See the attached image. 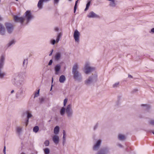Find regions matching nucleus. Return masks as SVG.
<instances>
[{
    "label": "nucleus",
    "instance_id": "2eb2a0df",
    "mask_svg": "<svg viewBox=\"0 0 154 154\" xmlns=\"http://www.w3.org/2000/svg\"><path fill=\"white\" fill-rule=\"evenodd\" d=\"M5 33V29L3 25L0 23V34L4 35Z\"/></svg>",
    "mask_w": 154,
    "mask_h": 154
},
{
    "label": "nucleus",
    "instance_id": "c9c22d12",
    "mask_svg": "<svg viewBox=\"0 0 154 154\" xmlns=\"http://www.w3.org/2000/svg\"><path fill=\"white\" fill-rule=\"evenodd\" d=\"M68 101V99L67 98H65L63 101V106H66V103Z\"/></svg>",
    "mask_w": 154,
    "mask_h": 154
},
{
    "label": "nucleus",
    "instance_id": "de8ad7c7",
    "mask_svg": "<svg viewBox=\"0 0 154 154\" xmlns=\"http://www.w3.org/2000/svg\"><path fill=\"white\" fill-rule=\"evenodd\" d=\"M63 136H65L66 135V133H65V131L64 130H63Z\"/></svg>",
    "mask_w": 154,
    "mask_h": 154
},
{
    "label": "nucleus",
    "instance_id": "473e14b6",
    "mask_svg": "<svg viewBox=\"0 0 154 154\" xmlns=\"http://www.w3.org/2000/svg\"><path fill=\"white\" fill-rule=\"evenodd\" d=\"M15 43V42L14 40H12L8 44L7 46L8 47H9L12 45L14 44Z\"/></svg>",
    "mask_w": 154,
    "mask_h": 154
},
{
    "label": "nucleus",
    "instance_id": "f704fd0d",
    "mask_svg": "<svg viewBox=\"0 0 154 154\" xmlns=\"http://www.w3.org/2000/svg\"><path fill=\"white\" fill-rule=\"evenodd\" d=\"M149 124L152 125L154 126V119H151L149 122Z\"/></svg>",
    "mask_w": 154,
    "mask_h": 154
},
{
    "label": "nucleus",
    "instance_id": "7c9ffc66",
    "mask_svg": "<svg viewBox=\"0 0 154 154\" xmlns=\"http://www.w3.org/2000/svg\"><path fill=\"white\" fill-rule=\"evenodd\" d=\"M91 2L90 1L88 2L86 5V7L85 9V11H87L89 8Z\"/></svg>",
    "mask_w": 154,
    "mask_h": 154
},
{
    "label": "nucleus",
    "instance_id": "393cba45",
    "mask_svg": "<svg viewBox=\"0 0 154 154\" xmlns=\"http://www.w3.org/2000/svg\"><path fill=\"white\" fill-rule=\"evenodd\" d=\"M59 131V127L58 126H56L54 129V133L56 134L58 133Z\"/></svg>",
    "mask_w": 154,
    "mask_h": 154
},
{
    "label": "nucleus",
    "instance_id": "052dcab7",
    "mask_svg": "<svg viewBox=\"0 0 154 154\" xmlns=\"http://www.w3.org/2000/svg\"><path fill=\"white\" fill-rule=\"evenodd\" d=\"M152 133L154 134V131H152Z\"/></svg>",
    "mask_w": 154,
    "mask_h": 154
},
{
    "label": "nucleus",
    "instance_id": "6e6552de",
    "mask_svg": "<svg viewBox=\"0 0 154 154\" xmlns=\"http://www.w3.org/2000/svg\"><path fill=\"white\" fill-rule=\"evenodd\" d=\"M62 35V32H60L58 34L56 40H55L54 39H52L50 41V43L52 45H54L56 43H58L59 40L60 38L61 37Z\"/></svg>",
    "mask_w": 154,
    "mask_h": 154
},
{
    "label": "nucleus",
    "instance_id": "a878e982",
    "mask_svg": "<svg viewBox=\"0 0 154 154\" xmlns=\"http://www.w3.org/2000/svg\"><path fill=\"white\" fill-rule=\"evenodd\" d=\"M2 68H0V78L3 79L5 75V73L2 72L1 69Z\"/></svg>",
    "mask_w": 154,
    "mask_h": 154
},
{
    "label": "nucleus",
    "instance_id": "6ab92c4d",
    "mask_svg": "<svg viewBox=\"0 0 154 154\" xmlns=\"http://www.w3.org/2000/svg\"><path fill=\"white\" fill-rule=\"evenodd\" d=\"M66 112V108L64 107H62L60 110V114L61 116L65 115Z\"/></svg>",
    "mask_w": 154,
    "mask_h": 154
},
{
    "label": "nucleus",
    "instance_id": "bf43d9fd",
    "mask_svg": "<svg viewBox=\"0 0 154 154\" xmlns=\"http://www.w3.org/2000/svg\"><path fill=\"white\" fill-rule=\"evenodd\" d=\"M53 78H52V83H53Z\"/></svg>",
    "mask_w": 154,
    "mask_h": 154
},
{
    "label": "nucleus",
    "instance_id": "09e8293b",
    "mask_svg": "<svg viewBox=\"0 0 154 154\" xmlns=\"http://www.w3.org/2000/svg\"><path fill=\"white\" fill-rule=\"evenodd\" d=\"M138 91V89H135L133 90L134 92H136Z\"/></svg>",
    "mask_w": 154,
    "mask_h": 154
},
{
    "label": "nucleus",
    "instance_id": "f8f14e48",
    "mask_svg": "<svg viewBox=\"0 0 154 154\" xmlns=\"http://www.w3.org/2000/svg\"><path fill=\"white\" fill-rule=\"evenodd\" d=\"M14 19L15 22H20L22 24L24 20V19L23 17H19L17 15L14 16Z\"/></svg>",
    "mask_w": 154,
    "mask_h": 154
},
{
    "label": "nucleus",
    "instance_id": "5701e85b",
    "mask_svg": "<svg viewBox=\"0 0 154 154\" xmlns=\"http://www.w3.org/2000/svg\"><path fill=\"white\" fill-rule=\"evenodd\" d=\"M43 2L42 0H39V1L38 4V7L39 9H41L42 8V4Z\"/></svg>",
    "mask_w": 154,
    "mask_h": 154
},
{
    "label": "nucleus",
    "instance_id": "0eeeda50",
    "mask_svg": "<svg viewBox=\"0 0 154 154\" xmlns=\"http://www.w3.org/2000/svg\"><path fill=\"white\" fill-rule=\"evenodd\" d=\"M80 33L76 29L73 34V37L76 42L79 43V38Z\"/></svg>",
    "mask_w": 154,
    "mask_h": 154
},
{
    "label": "nucleus",
    "instance_id": "f3484780",
    "mask_svg": "<svg viewBox=\"0 0 154 154\" xmlns=\"http://www.w3.org/2000/svg\"><path fill=\"white\" fill-rule=\"evenodd\" d=\"M61 53L60 52H57L54 57V58L56 61H58L61 58Z\"/></svg>",
    "mask_w": 154,
    "mask_h": 154
},
{
    "label": "nucleus",
    "instance_id": "423d86ee",
    "mask_svg": "<svg viewBox=\"0 0 154 154\" xmlns=\"http://www.w3.org/2000/svg\"><path fill=\"white\" fill-rule=\"evenodd\" d=\"M5 25L8 32L10 34L12 33L14 28L13 25L11 23H6Z\"/></svg>",
    "mask_w": 154,
    "mask_h": 154
},
{
    "label": "nucleus",
    "instance_id": "864d4df0",
    "mask_svg": "<svg viewBox=\"0 0 154 154\" xmlns=\"http://www.w3.org/2000/svg\"><path fill=\"white\" fill-rule=\"evenodd\" d=\"M118 146H119L120 147H122V145L120 144H118Z\"/></svg>",
    "mask_w": 154,
    "mask_h": 154
},
{
    "label": "nucleus",
    "instance_id": "2f4dec72",
    "mask_svg": "<svg viewBox=\"0 0 154 154\" xmlns=\"http://www.w3.org/2000/svg\"><path fill=\"white\" fill-rule=\"evenodd\" d=\"M78 0H77L75 2V4L74 7V12L75 13L77 9V6L78 2Z\"/></svg>",
    "mask_w": 154,
    "mask_h": 154
},
{
    "label": "nucleus",
    "instance_id": "49530a36",
    "mask_svg": "<svg viewBox=\"0 0 154 154\" xmlns=\"http://www.w3.org/2000/svg\"><path fill=\"white\" fill-rule=\"evenodd\" d=\"M53 51H54V50L53 49H52L51 50V53L49 54V56H50L52 55V53L53 52Z\"/></svg>",
    "mask_w": 154,
    "mask_h": 154
},
{
    "label": "nucleus",
    "instance_id": "37998d69",
    "mask_svg": "<svg viewBox=\"0 0 154 154\" xmlns=\"http://www.w3.org/2000/svg\"><path fill=\"white\" fill-rule=\"evenodd\" d=\"M53 61L52 60H50L49 62L48 63V65L50 66L51 65Z\"/></svg>",
    "mask_w": 154,
    "mask_h": 154
},
{
    "label": "nucleus",
    "instance_id": "9b49d317",
    "mask_svg": "<svg viewBox=\"0 0 154 154\" xmlns=\"http://www.w3.org/2000/svg\"><path fill=\"white\" fill-rule=\"evenodd\" d=\"M102 143V140L99 139L98 140L94 145L93 149L94 150H97L99 148Z\"/></svg>",
    "mask_w": 154,
    "mask_h": 154
},
{
    "label": "nucleus",
    "instance_id": "b1692460",
    "mask_svg": "<svg viewBox=\"0 0 154 154\" xmlns=\"http://www.w3.org/2000/svg\"><path fill=\"white\" fill-rule=\"evenodd\" d=\"M141 106L143 107V109H144L146 110H148L151 107L150 105L147 104H142Z\"/></svg>",
    "mask_w": 154,
    "mask_h": 154
},
{
    "label": "nucleus",
    "instance_id": "6e6d98bb",
    "mask_svg": "<svg viewBox=\"0 0 154 154\" xmlns=\"http://www.w3.org/2000/svg\"><path fill=\"white\" fill-rule=\"evenodd\" d=\"M14 90H12L11 91V93H12L14 92Z\"/></svg>",
    "mask_w": 154,
    "mask_h": 154
},
{
    "label": "nucleus",
    "instance_id": "c03bdc74",
    "mask_svg": "<svg viewBox=\"0 0 154 154\" xmlns=\"http://www.w3.org/2000/svg\"><path fill=\"white\" fill-rule=\"evenodd\" d=\"M149 32L150 33H154V28H152L150 31H149Z\"/></svg>",
    "mask_w": 154,
    "mask_h": 154
},
{
    "label": "nucleus",
    "instance_id": "f03ea898",
    "mask_svg": "<svg viewBox=\"0 0 154 154\" xmlns=\"http://www.w3.org/2000/svg\"><path fill=\"white\" fill-rule=\"evenodd\" d=\"M97 75L92 74L86 79L84 82L85 84L86 85H90L92 83L96 82L97 80Z\"/></svg>",
    "mask_w": 154,
    "mask_h": 154
},
{
    "label": "nucleus",
    "instance_id": "20e7f679",
    "mask_svg": "<svg viewBox=\"0 0 154 154\" xmlns=\"http://www.w3.org/2000/svg\"><path fill=\"white\" fill-rule=\"evenodd\" d=\"M24 20H26V23L29 22L32 19L34 18L31 12L29 11H27L24 14Z\"/></svg>",
    "mask_w": 154,
    "mask_h": 154
},
{
    "label": "nucleus",
    "instance_id": "3c124183",
    "mask_svg": "<svg viewBox=\"0 0 154 154\" xmlns=\"http://www.w3.org/2000/svg\"><path fill=\"white\" fill-rule=\"evenodd\" d=\"M128 76V77L130 78H133L132 76L130 75H129Z\"/></svg>",
    "mask_w": 154,
    "mask_h": 154
},
{
    "label": "nucleus",
    "instance_id": "39448f33",
    "mask_svg": "<svg viewBox=\"0 0 154 154\" xmlns=\"http://www.w3.org/2000/svg\"><path fill=\"white\" fill-rule=\"evenodd\" d=\"M95 68L94 67L90 66L89 64L87 63L85 67V73L86 74H89Z\"/></svg>",
    "mask_w": 154,
    "mask_h": 154
},
{
    "label": "nucleus",
    "instance_id": "bb28decb",
    "mask_svg": "<svg viewBox=\"0 0 154 154\" xmlns=\"http://www.w3.org/2000/svg\"><path fill=\"white\" fill-rule=\"evenodd\" d=\"M16 131L19 134H20L22 132V128L20 127H17L16 128Z\"/></svg>",
    "mask_w": 154,
    "mask_h": 154
},
{
    "label": "nucleus",
    "instance_id": "412c9836",
    "mask_svg": "<svg viewBox=\"0 0 154 154\" xmlns=\"http://www.w3.org/2000/svg\"><path fill=\"white\" fill-rule=\"evenodd\" d=\"M26 113L27 114V119L26 122V126H27L28 124V122H29V119L32 116V115L31 114V113H30L28 111L26 112Z\"/></svg>",
    "mask_w": 154,
    "mask_h": 154
},
{
    "label": "nucleus",
    "instance_id": "c85d7f7f",
    "mask_svg": "<svg viewBox=\"0 0 154 154\" xmlns=\"http://www.w3.org/2000/svg\"><path fill=\"white\" fill-rule=\"evenodd\" d=\"M39 127L37 126H36L34 127L33 129V131L34 132L36 133L38 132V131L39 130Z\"/></svg>",
    "mask_w": 154,
    "mask_h": 154
},
{
    "label": "nucleus",
    "instance_id": "ea45409f",
    "mask_svg": "<svg viewBox=\"0 0 154 154\" xmlns=\"http://www.w3.org/2000/svg\"><path fill=\"white\" fill-rule=\"evenodd\" d=\"M59 0H54V4H57L59 2Z\"/></svg>",
    "mask_w": 154,
    "mask_h": 154
},
{
    "label": "nucleus",
    "instance_id": "58836bf2",
    "mask_svg": "<svg viewBox=\"0 0 154 154\" xmlns=\"http://www.w3.org/2000/svg\"><path fill=\"white\" fill-rule=\"evenodd\" d=\"M26 63V65H27V60H24L23 62V65H24Z\"/></svg>",
    "mask_w": 154,
    "mask_h": 154
},
{
    "label": "nucleus",
    "instance_id": "1a4fd4ad",
    "mask_svg": "<svg viewBox=\"0 0 154 154\" xmlns=\"http://www.w3.org/2000/svg\"><path fill=\"white\" fill-rule=\"evenodd\" d=\"M109 149L108 147H106L101 149L96 154H107L109 152Z\"/></svg>",
    "mask_w": 154,
    "mask_h": 154
},
{
    "label": "nucleus",
    "instance_id": "a211bd4d",
    "mask_svg": "<svg viewBox=\"0 0 154 154\" xmlns=\"http://www.w3.org/2000/svg\"><path fill=\"white\" fill-rule=\"evenodd\" d=\"M61 68V66L59 64H57L55 66L54 69L55 71V74L57 75L58 73V72L60 71Z\"/></svg>",
    "mask_w": 154,
    "mask_h": 154
},
{
    "label": "nucleus",
    "instance_id": "8fccbe9b",
    "mask_svg": "<svg viewBox=\"0 0 154 154\" xmlns=\"http://www.w3.org/2000/svg\"><path fill=\"white\" fill-rule=\"evenodd\" d=\"M66 142V140H63V145H64V143H65Z\"/></svg>",
    "mask_w": 154,
    "mask_h": 154
},
{
    "label": "nucleus",
    "instance_id": "f257e3e1",
    "mask_svg": "<svg viewBox=\"0 0 154 154\" xmlns=\"http://www.w3.org/2000/svg\"><path fill=\"white\" fill-rule=\"evenodd\" d=\"M78 65L77 63L74 64L72 67V73L75 81L78 82H81L82 81V77L81 73L78 70Z\"/></svg>",
    "mask_w": 154,
    "mask_h": 154
},
{
    "label": "nucleus",
    "instance_id": "c756f323",
    "mask_svg": "<svg viewBox=\"0 0 154 154\" xmlns=\"http://www.w3.org/2000/svg\"><path fill=\"white\" fill-rule=\"evenodd\" d=\"M45 154H49L50 153V150L48 148H46L44 149Z\"/></svg>",
    "mask_w": 154,
    "mask_h": 154
},
{
    "label": "nucleus",
    "instance_id": "7ed1b4c3",
    "mask_svg": "<svg viewBox=\"0 0 154 154\" xmlns=\"http://www.w3.org/2000/svg\"><path fill=\"white\" fill-rule=\"evenodd\" d=\"M66 115L68 119H71L73 116V111L72 109L71 104L68 105L66 106Z\"/></svg>",
    "mask_w": 154,
    "mask_h": 154
},
{
    "label": "nucleus",
    "instance_id": "13d9d810",
    "mask_svg": "<svg viewBox=\"0 0 154 154\" xmlns=\"http://www.w3.org/2000/svg\"><path fill=\"white\" fill-rule=\"evenodd\" d=\"M52 86H53V85H52L51 86V88L50 89V91H51L52 90Z\"/></svg>",
    "mask_w": 154,
    "mask_h": 154
},
{
    "label": "nucleus",
    "instance_id": "cd10ccee",
    "mask_svg": "<svg viewBox=\"0 0 154 154\" xmlns=\"http://www.w3.org/2000/svg\"><path fill=\"white\" fill-rule=\"evenodd\" d=\"M119 83L120 82L119 81L116 82L113 85L112 87L115 88L119 87Z\"/></svg>",
    "mask_w": 154,
    "mask_h": 154
},
{
    "label": "nucleus",
    "instance_id": "4be33fe9",
    "mask_svg": "<svg viewBox=\"0 0 154 154\" xmlns=\"http://www.w3.org/2000/svg\"><path fill=\"white\" fill-rule=\"evenodd\" d=\"M66 80L65 76L64 75H61L59 78V81L60 83H63Z\"/></svg>",
    "mask_w": 154,
    "mask_h": 154
},
{
    "label": "nucleus",
    "instance_id": "4d7b16f0",
    "mask_svg": "<svg viewBox=\"0 0 154 154\" xmlns=\"http://www.w3.org/2000/svg\"><path fill=\"white\" fill-rule=\"evenodd\" d=\"M2 17L0 15V21H1L2 20Z\"/></svg>",
    "mask_w": 154,
    "mask_h": 154
},
{
    "label": "nucleus",
    "instance_id": "a19ab883",
    "mask_svg": "<svg viewBox=\"0 0 154 154\" xmlns=\"http://www.w3.org/2000/svg\"><path fill=\"white\" fill-rule=\"evenodd\" d=\"M39 100L41 103H42L44 101V99L43 98H39Z\"/></svg>",
    "mask_w": 154,
    "mask_h": 154
},
{
    "label": "nucleus",
    "instance_id": "aec40b11",
    "mask_svg": "<svg viewBox=\"0 0 154 154\" xmlns=\"http://www.w3.org/2000/svg\"><path fill=\"white\" fill-rule=\"evenodd\" d=\"M118 137L119 140L121 141L124 140L125 139V135L121 134H118Z\"/></svg>",
    "mask_w": 154,
    "mask_h": 154
},
{
    "label": "nucleus",
    "instance_id": "79ce46f5",
    "mask_svg": "<svg viewBox=\"0 0 154 154\" xmlns=\"http://www.w3.org/2000/svg\"><path fill=\"white\" fill-rule=\"evenodd\" d=\"M54 30L56 32H58L59 31V28L57 27H55L54 28Z\"/></svg>",
    "mask_w": 154,
    "mask_h": 154
},
{
    "label": "nucleus",
    "instance_id": "a18cd8bd",
    "mask_svg": "<svg viewBox=\"0 0 154 154\" xmlns=\"http://www.w3.org/2000/svg\"><path fill=\"white\" fill-rule=\"evenodd\" d=\"M4 154H6V147L5 146L3 149Z\"/></svg>",
    "mask_w": 154,
    "mask_h": 154
},
{
    "label": "nucleus",
    "instance_id": "4468645a",
    "mask_svg": "<svg viewBox=\"0 0 154 154\" xmlns=\"http://www.w3.org/2000/svg\"><path fill=\"white\" fill-rule=\"evenodd\" d=\"M5 56L2 54L0 57V68H3L5 63Z\"/></svg>",
    "mask_w": 154,
    "mask_h": 154
},
{
    "label": "nucleus",
    "instance_id": "e2e57ef3",
    "mask_svg": "<svg viewBox=\"0 0 154 154\" xmlns=\"http://www.w3.org/2000/svg\"><path fill=\"white\" fill-rule=\"evenodd\" d=\"M23 93V91H21V94H22Z\"/></svg>",
    "mask_w": 154,
    "mask_h": 154
},
{
    "label": "nucleus",
    "instance_id": "603ef678",
    "mask_svg": "<svg viewBox=\"0 0 154 154\" xmlns=\"http://www.w3.org/2000/svg\"><path fill=\"white\" fill-rule=\"evenodd\" d=\"M49 0H42V1H43V2H47Z\"/></svg>",
    "mask_w": 154,
    "mask_h": 154
},
{
    "label": "nucleus",
    "instance_id": "9d476101",
    "mask_svg": "<svg viewBox=\"0 0 154 154\" xmlns=\"http://www.w3.org/2000/svg\"><path fill=\"white\" fill-rule=\"evenodd\" d=\"M20 79L18 80V83L20 85H23L24 84L25 76L24 74L23 73L20 74L18 75Z\"/></svg>",
    "mask_w": 154,
    "mask_h": 154
},
{
    "label": "nucleus",
    "instance_id": "72a5a7b5",
    "mask_svg": "<svg viewBox=\"0 0 154 154\" xmlns=\"http://www.w3.org/2000/svg\"><path fill=\"white\" fill-rule=\"evenodd\" d=\"M44 144L45 146H48L49 144V141L48 140H46L44 142Z\"/></svg>",
    "mask_w": 154,
    "mask_h": 154
},
{
    "label": "nucleus",
    "instance_id": "dca6fc26",
    "mask_svg": "<svg viewBox=\"0 0 154 154\" xmlns=\"http://www.w3.org/2000/svg\"><path fill=\"white\" fill-rule=\"evenodd\" d=\"M52 140L55 144H57L59 143V137L57 135H54L52 137Z\"/></svg>",
    "mask_w": 154,
    "mask_h": 154
},
{
    "label": "nucleus",
    "instance_id": "ddd939ff",
    "mask_svg": "<svg viewBox=\"0 0 154 154\" xmlns=\"http://www.w3.org/2000/svg\"><path fill=\"white\" fill-rule=\"evenodd\" d=\"M87 16L89 18H99L100 17L99 15L92 11L90 12Z\"/></svg>",
    "mask_w": 154,
    "mask_h": 154
},
{
    "label": "nucleus",
    "instance_id": "0e129e2a",
    "mask_svg": "<svg viewBox=\"0 0 154 154\" xmlns=\"http://www.w3.org/2000/svg\"><path fill=\"white\" fill-rule=\"evenodd\" d=\"M16 1H18V0H15Z\"/></svg>",
    "mask_w": 154,
    "mask_h": 154
},
{
    "label": "nucleus",
    "instance_id": "5fc2aeb1",
    "mask_svg": "<svg viewBox=\"0 0 154 154\" xmlns=\"http://www.w3.org/2000/svg\"><path fill=\"white\" fill-rule=\"evenodd\" d=\"M63 140H66L65 139V137L64 136H63Z\"/></svg>",
    "mask_w": 154,
    "mask_h": 154
},
{
    "label": "nucleus",
    "instance_id": "e433bc0d",
    "mask_svg": "<svg viewBox=\"0 0 154 154\" xmlns=\"http://www.w3.org/2000/svg\"><path fill=\"white\" fill-rule=\"evenodd\" d=\"M39 90H38L37 92H36L35 94L34 98H35V97H37L39 94Z\"/></svg>",
    "mask_w": 154,
    "mask_h": 154
},
{
    "label": "nucleus",
    "instance_id": "4c0bfd02",
    "mask_svg": "<svg viewBox=\"0 0 154 154\" xmlns=\"http://www.w3.org/2000/svg\"><path fill=\"white\" fill-rule=\"evenodd\" d=\"M98 126V123H97L94 126V130H95L96 129H97Z\"/></svg>",
    "mask_w": 154,
    "mask_h": 154
},
{
    "label": "nucleus",
    "instance_id": "680f3d73",
    "mask_svg": "<svg viewBox=\"0 0 154 154\" xmlns=\"http://www.w3.org/2000/svg\"><path fill=\"white\" fill-rule=\"evenodd\" d=\"M21 154H26L25 153H22Z\"/></svg>",
    "mask_w": 154,
    "mask_h": 154
}]
</instances>
